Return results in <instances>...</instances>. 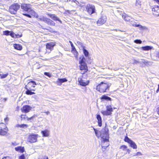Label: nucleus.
Masks as SVG:
<instances>
[{
    "label": "nucleus",
    "instance_id": "1",
    "mask_svg": "<svg viewBox=\"0 0 159 159\" xmlns=\"http://www.w3.org/2000/svg\"><path fill=\"white\" fill-rule=\"evenodd\" d=\"M93 129L94 131V132L96 136L98 138L101 137L104 141H108L107 138L108 137V129L106 127L102 129L101 131L99 132L97 129H95L93 127Z\"/></svg>",
    "mask_w": 159,
    "mask_h": 159
},
{
    "label": "nucleus",
    "instance_id": "2",
    "mask_svg": "<svg viewBox=\"0 0 159 159\" xmlns=\"http://www.w3.org/2000/svg\"><path fill=\"white\" fill-rule=\"evenodd\" d=\"M111 84L102 82L96 87V89L101 93L107 92L109 90Z\"/></svg>",
    "mask_w": 159,
    "mask_h": 159
},
{
    "label": "nucleus",
    "instance_id": "3",
    "mask_svg": "<svg viewBox=\"0 0 159 159\" xmlns=\"http://www.w3.org/2000/svg\"><path fill=\"white\" fill-rule=\"evenodd\" d=\"M80 59H81L79 61V63L80 64V69L81 70H84L83 72H81V74H83L88 71L87 66L86 63L85 62V60L84 57H83L82 59H81V57H80Z\"/></svg>",
    "mask_w": 159,
    "mask_h": 159
},
{
    "label": "nucleus",
    "instance_id": "4",
    "mask_svg": "<svg viewBox=\"0 0 159 159\" xmlns=\"http://www.w3.org/2000/svg\"><path fill=\"white\" fill-rule=\"evenodd\" d=\"M20 5L17 3H15L10 6L9 10L12 14H16L17 11L20 8Z\"/></svg>",
    "mask_w": 159,
    "mask_h": 159
},
{
    "label": "nucleus",
    "instance_id": "5",
    "mask_svg": "<svg viewBox=\"0 0 159 159\" xmlns=\"http://www.w3.org/2000/svg\"><path fill=\"white\" fill-rule=\"evenodd\" d=\"M8 131V129L5 124L0 123V135H6Z\"/></svg>",
    "mask_w": 159,
    "mask_h": 159
},
{
    "label": "nucleus",
    "instance_id": "6",
    "mask_svg": "<svg viewBox=\"0 0 159 159\" xmlns=\"http://www.w3.org/2000/svg\"><path fill=\"white\" fill-rule=\"evenodd\" d=\"M106 111H102L101 112L104 116H109L111 115L113 111L112 108L110 105L107 106L106 107Z\"/></svg>",
    "mask_w": 159,
    "mask_h": 159
},
{
    "label": "nucleus",
    "instance_id": "7",
    "mask_svg": "<svg viewBox=\"0 0 159 159\" xmlns=\"http://www.w3.org/2000/svg\"><path fill=\"white\" fill-rule=\"evenodd\" d=\"M23 14L28 17L31 18V16L34 17H37V14L35 13V11L30 8V10H29L28 11L25 13H23Z\"/></svg>",
    "mask_w": 159,
    "mask_h": 159
},
{
    "label": "nucleus",
    "instance_id": "8",
    "mask_svg": "<svg viewBox=\"0 0 159 159\" xmlns=\"http://www.w3.org/2000/svg\"><path fill=\"white\" fill-rule=\"evenodd\" d=\"M86 10L88 13L90 15L95 12V6L90 4H88L87 5Z\"/></svg>",
    "mask_w": 159,
    "mask_h": 159
},
{
    "label": "nucleus",
    "instance_id": "9",
    "mask_svg": "<svg viewBox=\"0 0 159 159\" xmlns=\"http://www.w3.org/2000/svg\"><path fill=\"white\" fill-rule=\"evenodd\" d=\"M124 140L125 142H128L130 146L134 149H136L137 148V145L132 140L129 138L127 136L125 137Z\"/></svg>",
    "mask_w": 159,
    "mask_h": 159
},
{
    "label": "nucleus",
    "instance_id": "10",
    "mask_svg": "<svg viewBox=\"0 0 159 159\" xmlns=\"http://www.w3.org/2000/svg\"><path fill=\"white\" fill-rule=\"evenodd\" d=\"M38 136V134H35L30 135L28 137L29 142L32 143L36 142L37 141Z\"/></svg>",
    "mask_w": 159,
    "mask_h": 159
},
{
    "label": "nucleus",
    "instance_id": "11",
    "mask_svg": "<svg viewBox=\"0 0 159 159\" xmlns=\"http://www.w3.org/2000/svg\"><path fill=\"white\" fill-rule=\"evenodd\" d=\"M106 17L105 16H102L99 19L97 22L98 25H100L104 24L106 21Z\"/></svg>",
    "mask_w": 159,
    "mask_h": 159
},
{
    "label": "nucleus",
    "instance_id": "12",
    "mask_svg": "<svg viewBox=\"0 0 159 159\" xmlns=\"http://www.w3.org/2000/svg\"><path fill=\"white\" fill-rule=\"evenodd\" d=\"M152 9V13L154 15L157 16H159V6L155 5Z\"/></svg>",
    "mask_w": 159,
    "mask_h": 159
},
{
    "label": "nucleus",
    "instance_id": "13",
    "mask_svg": "<svg viewBox=\"0 0 159 159\" xmlns=\"http://www.w3.org/2000/svg\"><path fill=\"white\" fill-rule=\"evenodd\" d=\"M78 81L80 84L83 86L88 85L89 83V81L84 80L81 78H78Z\"/></svg>",
    "mask_w": 159,
    "mask_h": 159
},
{
    "label": "nucleus",
    "instance_id": "14",
    "mask_svg": "<svg viewBox=\"0 0 159 159\" xmlns=\"http://www.w3.org/2000/svg\"><path fill=\"white\" fill-rule=\"evenodd\" d=\"M21 7L22 9L27 12L29 10H30L31 5L30 4L23 3L21 4Z\"/></svg>",
    "mask_w": 159,
    "mask_h": 159
},
{
    "label": "nucleus",
    "instance_id": "15",
    "mask_svg": "<svg viewBox=\"0 0 159 159\" xmlns=\"http://www.w3.org/2000/svg\"><path fill=\"white\" fill-rule=\"evenodd\" d=\"M36 85L35 82L32 81L28 83V84L26 86V87L28 88V89L32 90H34V89H32V88L35 87V85Z\"/></svg>",
    "mask_w": 159,
    "mask_h": 159
},
{
    "label": "nucleus",
    "instance_id": "16",
    "mask_svg": "<svg viewBox=\"0 0 159 159\" xmlns=\"http://www.w3.org/2000/svg\"><path fill=\"white\" fill-rule=\"evenodd\" d=\"M47 14L54 20L58 21L61 23V24L62 23V21L55 14H51L48 13Z\"/></svg>",
    "mask_w": 159,
    "mask_h": 159
},
{
    "label": "nucleus",
    "instance_id": "17",
    "mask_svg": "<svg viewBox=\"0 0 159 159\" xmlns=\"http://www.w3.org/2000/svg\"><path fill=\"white\" fill-rule=\"evenodd\" d=\"M31 108L30 106L26 105L23 106L21 110L22 112L27 113L29 112Z\"/></svg>",
    "mask_w": 159,
    "mask_h": 159
},
{
    "label": "nucleus",
    "instance_id": "18",
    "mask_svg": "<svg viewBox=\"0 0 159 159\" xmlns=\"http://www.w3.org/2000/svg\"><path fill=\"white\" fill-rule=\"evenodd\" d=\"M36 116L34 115V116L30 118H28L26 115H22L21 116V120H30L33 119L34 118L36 117Z\"/></svg>",
    "mask_w": 159,
    "mask_h": 159
},
{
    "label": "nucleus",
    "instance_id": "19",
    "mask_svg": "<svg viewBox=\"0 0 159 159\" xmlns=\"http://www.w3.org/2000/svg\"><path fill=\"white\" fill-rule=\"evenodd\" d=\"M55 45L54 43L53 42H50L47 43L46 44V47L47 49H49L50 51L53 49Z\"/></svg>",
    "mask_w": 159,
    "mask_h": 159
},
{
    "label": "nucleus",
    "instance_id": "20",
    "mask_svg": "<svg viewBox=\"0 0 159 159\" xmlns=\"http://www.w3.org/2000/svg\"><path fill=\"white\" fill-rule=\"evenodd\" d=\"M3 35L8 36L10 35L12 38L14 37V33L12 31H9L8 30H6L3 32Z\"/></svg>",
    "mask_w": 159,
    "mask_h": 159
},
{
    "label": "nucleus",
    "instance_id": "21",
    "mask_svg": "<svg viewBox=\"0 0 159 159\" xmlns=\"http://www.w3.org/2000/svg\"><path fill=\"white\" fill-rule=\"evenodd\" d=\"M130 21V24L133 26H135L136 27H139V28L143 30L144 29L146 28V27H143L141 25L137 24L135 22L134 20H131Z\"/></svg>",
    "mask_w": 159,
    "mask_h": 159
},
{
    "label": "nucleus",
    "instance_id": "22",
    "mask_svg": "<svg viewBox=\"0 0 159 159\" xmlns=\"http://www.w3.org/2000/svg\"><path fill=\"white\" fill-rule=\"evenodd\" d=\"M67 81V80L66 78L62 79L58 78L56 81V83L57 85H61L62 83L66 82Z\"/></svg>",
    "mask_w": 159,
    "mask_h": 159
},
{
    "label": "nucleus",
    "instance_id": "23",
    "mask_svg": "<svg viewBox=\"0 0 159 159\" xmlns=\"http://www.w3.org/2000/svg\"><path fill=\"white\" fill-rule=\"evenodd\" d=\"M45 23L47 24L48 25L52 26H55L56 24L54 21L48 18Z\"/></svg>",
    "mask_w": 159,
    "mask_h": 159
},
{
    "label": "nucleus",
    "instance_id": "24",
    "mask_svg": "<svg viewBox=\"0 0 159 159\" xmlns=\"http://www.w3.org/2000/svg\"><path fill=\"white\" fill-rule=\"evenodd\" d=\"M96 118L98 120V126L101 127L102 125V118L100 115L98 114L97 115Z\"/></svg>",
    "mask_w": 159,
    "mask_h": 159
},
{
    "label": "nucleus",
    "instance_id": "25",
    "mask_svg": "<svg viewBox=\"0 0 159 159\" xmlns=\"http://www.w3.org/2000/svg\"><path fill=\"white\" fill-rule=\"evenodd\" d=\"M15 149L16 151L19 152L21 153L23 152L24 151V148L21 146H19L17 147H16L15 148Z\"/></svg>",
    "mask_w": 159,
    "mask_h": 159
},
{
    "label": "nucleus",
    "instance_id": "26",
    "mask_svg": "<svg viewBox=\"0 0 159 159\" xmlns=\"http://www.w3.org/2000/svg\"><path fill=\"white\" fill-rule=\"evenodd\" d=\"M108 139H109V137H108V138H107V139H108V141H106V142L104 141L103 140V139H102L103 142H102V148L107 147H108L109 146V143Z\"/></svg>",
    "mask_w": 159,
    "mask_h": 159
},
{
    "label": "nucleus",
    "instance_id": "27",
    "mask_svg": "<svg viewBox=\"0 0 159 159\" xmlns=\"http://www.w3.org/2000/svg\"><path fill=\"white\" fill-rule=\"evenodd\" d=\"M141 48L143 50L148 51L151 50L153 48V47L151 46H145L142 47Z\"/></svg>",
    "mask_w": 159,
    "mask_h": 159
},
{
    "label": "nucleus",
    "instance_id": "28",
    "mask_svg": "<svg viewBox=\"0 0 159 159\" xmlns=\"http://www.w3.org/2000/svg\"><path fill=\"white\" fill-rule=\"evenodd\" d=\"M41 133L43 137H48L49 135V131L47 130H45L44 131H42Z\"/></svg>",
    "mask_w": 159,
    "mask_h": 159
},
{
    "label": "nucleus",
    "instance_id": "29",
    "mask_svg": "<svg viewBox=\"0 0 159 159\" xmlns=\"http://www.w3.org/2000/svg\"><path fill=\"white\" fill-rule=\"evenodd\" d=\"M122 17L125 21L129 22H130L131 19L130 17L125 14L123 15Z\"/></svg>",
    "mask_w": 159,
    "mask_h": 159
},
{
    "label": "nucleus",
    "instance_id": "30",
    "mask_svg": "<svg viewBox=\"0 0 159 159\" xmlns=\"http://www.w3.org/2000/svg\"><path fill=\"white\" fill-rule=\"evenodd\" d=\"M14 47L15 49L19 50H20L22 49V46L19 44H14Z\"/></svg>",
    "mask_w": 159,
    "mask_h": 159
},
{
    "label": "nucleus",
    "instance_id": "31",
    "mask_svg": "<svg viewBox=\"0 0 159 159\" xmlns=\"http://www.w3.org/2000/svg\"><path fill=\"white\" fill-rule=\"evenodd\" d=\"M101 99L102 100H105L107 101H111V98L110 97L105 95H103L101 98Z\"/></svg>",
    "mask_w": 159,
    "mask_h": 159
},
{
    "label": "nucleus",
    "instance_id": "32",
    "mask_svg": "<svg viewBox=\"0 0 159 159\" xmlns=\"http://www.w3.org/2000/svg\"><path fill=\"white\" fill-rule=\"evenodd\" d=\"M141 2L140 0H136L135 5L138 8H140L141 6Z\"/></svg>",
    "mask_w": 159,
    "mask_h": 159
},
{
    "label": "nucleus",
    "instance_id": "33",
    "mask_svg": "<svg viewBox=\"0 0 159 159\" xmlns=\"http://www.w3.org/2000/svg\"><path fill=\"white\" fill-rule=\"evenodd\" d=\"M27 90L26 91V93L27 95H32L35 94V93L31 91L30 89H28V88L26 87Z\"/></svg>",
    "mask_w": 159,
    "mask_h": 159
},
{
    "label": "nucleus",
    "instance_id": "34",
    "mask_svg": "<svg viewBox=\"0 0 159 159\" xmlns=\"http://www.w3.org/2000/svg\"><path fill=\"white\" fill-rule=\"evenodd\" d=\"M83 50L85 56L86 57H89V52L88 51L84 48H83Z\"/></svg>",
    "mask_w": 159,
    "mask_h": 159
},
{
    "label": "nucleus",
    "instance_id": "35",
    "mask_svg": "<svg viewBox=\"0 0 159 159\" xmlns=\"http://www.w3.org/2000/svg\"><path fill=\"white\" fill-rule=\"evenodd\" d=\"M47 18L45 17H41L38 18V20L43 21L44 22H46V21L47 20Z\"/></svg>",
    "mask_w": 159,
    "mask_h": 159
},
{
    "label": "nucleus",
    "instance_id": "36",
    "mask_svg": "<svg viewBox=\"0 0 159 159\" xmlns=\"http://www.w3.org/2000/svg\"><path fill=\"white\" fill-rule=\"evenodd\" d=\"M8 75V73H7L6 74H0V76L1 79H3L5 78Z\"/></svg>",
    "mask_w": 159,
    "mask_h": 159
},
{
    "label": "nucleus",
    "instance_id": "37",
    "mask_svg": "<svg viewBox=\"0 0 159 159\" xmlns=\"http://www.w3.org/2000/svg\"><path fill=\"white\" fill-rule=\"evenodd\" d=\"M69 43L70 44V45H71V48H72V51H76V53H77V52L76 50V49H75V47L74 46V45H73V43H72V42L71 41H69Z\"/></svg>",
    "mask_w": 159,
    "mask_h": 159
},
{
    "label": "nucleus",
    "instance_id": "38",
    "mask_svg": "<svg viewBox=\"0 0 159 159\" xmlns=\"http://www.w3.org/2000/svg\"><path fill=\"white\" fill-rule=\"evenodd\" d=\"M38 159H48V158L46 156H39Z\"/></svg>",
    "mask_w": 159,
    "mask_h": 159
},
{
    "label": "nucleus",
    "instance_id": "39",
    "mask_svg": "<svg viewBox=\"0 0 159 159\" xmlns=\"http://www.w3.org/2000/svg\"><path fill=\"white\" fill-rule=\"evenodd\" d=\"M141 64L142 63H143L145 65H147L148 64V62L146 60L144 59L142 60V61H141Z\"/></svg>",
    "mask_w": 159,
    "mask_h": 159
},
{
    "label": "nucleus",
    "instance_id": "40",
    "mask_svg": "<svg viewBox=\"0 0 159 159\" xmlns=\"http://www.w3.org/2000/svg\"><path fill=\"white\" fill-rule=\"evenodd\" d=\"M14 35H14V37H12V38H19L20 37L22 36L21 34L20 35L19 34H16L14 33Z\"/></svg>",
    "mask_w": 159,
    "mask_h": 159
},
{
    "label": "nucleus",
    "instance_id": "41",
    "mask_svg": "<svg viewBox=\"0 0 159 159\" xmlns=\"http://www.w3.org/2000/svg\"><path fill=\"white\" fill-rule=\"evenodd\" d=\"M18 126L20 127H21V128H24L25 127H27L28 125L26 124H23L19 125Z\"/></svg>",
    "mask_w": 159,
    "mask_h": 159
},
{
    "label": "nucleus",
    "instance_id": "42",
    "mask_svg": "<svg viewBox=\"0 0 159 159\" xmlns=\"http://www.w3.org/2000/svg\"><path fill=\"white\" fill-rule=\"evenodd\" d=\"M134 42L137 44H141L142 41L139 39H136L134 41Z\"/></svg>",
    "mask_w": 159,
    "mask_h": 159
},
{
    "label": "nucleus",
    "instance_id": "43",
    "mask_svg": "<svg viewBox=\"0 0 159 159\" xmlns=\"http://www.w3.org/2000/svg\"><path fill=\"white\" fill-rule=\"evenodd\" d=\"M127 148L126 146L125 145H123L120 147V148L123 150H124L126 149Z\"/></svg>",
    "mask_w": 159,
    "mask_h": 159
},
{
    "label": "nucleus",
    "instance_id": "44",
    "mask_svg": "<svg viewBox=\"0 0 159 159\" xmlns=\"http://www.w3.org/2000/svg\"><path fill=\"white\" fill-rule=\"evenodd\" d=\"M44 75L46 76H48V77H51V75L48 72H45L44 73Z\"/></svg>",
    "mask_w": 159,
    "mask_h": 159
},
{
    "label": "nucleus",
    "instance_id": "45",
    "mask_svg": "<svg viewBox=\"0 0 159 159\" xmlns=\"http://www.w3.org/2000/svg\"><path fill=\"white\" fill-rule=\"evenodd\" d=\"M142 154L141 153V152H138L136 153H135V154H134L133 156H138L139 155H142Z\"/></svg>",
    "mask_w": 159,
    "mask_h": 159
},
{
    "label": "nucleus",
    "instance_id": "46",
    "mask_svg": "<svg viewBox=\"0 0 159 159\" xmlns=\"http://www.w3.org/2000/svg\"><path fill=\"white\" fill-rule=\"evenodd\" d=\"M139 63L140 64H141V62H140L139 61H138L136 60H134V62H133V64H137V63Z\"/></svg>",
    "mask_w": 159,
    "mask_h": 159
},
{
    "label": "nucleus",
    "instance_id": "47",
    "mask_svg": "<svg viewBox=\"0 0 159 159\" xmlns=\"http://www.w3.org/2000/svg\"><path fill=\"white\" fill-rule=\"evenodd\" d=\"M19 159H25V157L24 155H22L19 157Z\"/></svg>",
    "mask_w": 159,
    "mask_h": 159
},
{
    "label": "nucleus",
    "instance_id": "48",
    "mask_svg": "<svg viewBox=\"0 0 159 159\" xmlns=\"http://www.w3.org/2000/svg\"><path fill=\"white\" fill-rule=\"evenodd\" d=\"M69 1H71L72 2H75L77 4V3H79V2L78 1H76V0H69Z\"/></svg>",
    "mask_w": 159,
    "mask_h": 159
},
{
    "label": "nucleus",
    "instance_id": "49",
    "mask_svg": "<svg viewBox=\"0 0 159 159\" xmlns=\"http://www.w3.org/2000/svg\"><path fill=\"white\" fill-rule=\"evenodd\" d=\"M2 159H11V158L7 156L3 157Z\"/></svg>",
    "mask_w": 159,
    "mask_h": 159
},
{
    "label": "nucleus",
    "instance_id": "50",
    "mask_svg": "<svg viewBox=\"0 0 159 159\" xmlns=\"http://www.w3.org/2000/svg\"><path fill=\"white\" fill-rule=\"evenodd\" d=\"M8 120L9 119L7 117L4 119L5 122L6 123H7L8 122Z\"/></svg>",
    "mask_w": 159,
    "mask_h": 159
},
{
    "label": "nucleus",
    "instance_id": "51",
    "mask_svg": "<svg viewBox=\"0 0 159 159\" xmlns=\"http://www.w3.org/2000/svg\"><path fill=\"white\" fill-rule=\"evenodd\" d=\"M156 56L159 59V51L157 52L156 54Z\"/></svg>",
    "mask_w": 159,
    "mask_h": 159
},
{
    "label": "nucleus",
    "instance_id": "52",
    "mask_svg": "<svg viewBox=\"0 0 159 159\" xmlns=\"http://www.w3.org/2000/svg\"><path fill=\"white\" fill-rule=\"evenodd\" d=\"M49 29H50L51 30H49L48 29H47V30H50V32H55L53 29H52L51 28L49 27Z\"/></svg>",
    "mask_w": 159,
    "mask_h": 159
},
{
    "label": "nucleus",
    "instance_id": "53",
    "mask_svg": "<svg viewBox=\"0 0 159 159\" xmlns=\"http://www.w3.org/2000/svg\"><path fill=\"white\" fill-rule=\"evenodd\" d=\"M12 144L13 145V146H16V145H17L16 144V143H15H15H12Z\"/></svg>",
    "mask_w": 159,
    "mask_h": 159
},
{
    "label": "nucleus",
    "instance_id": "54",
    "mask_svg": "<svg viewBox=\"0 0 159 159\" xmlns=\"http://www.w3.org/2000/svg\"><path fill=\"white\" fill-rule=\"evenodd\" d=\"M159 92V84L158 85V89L156 91L157 93H158Z\"/></svg>",
    "mask_w": 159,
    "mask_h": 159
},
{
    "label": "nucleus",
    "instance_id": "55",
    "mask_svg": "<svg viewBox=\"0 0 159 159\" xmlns=\"http://www.w3.org/2000/svg\"><path fill=\"white\" fill-rule=\"evenodd\" d=\"M77 43L78 44H80V45H82V43H80V42H77Z\"/></svg>",
    "mask_w": 159,
    "mask_h": 159
},
{
    "label": "nucleus",
    "instance_id": "56",
    "mask_svg": "<svg viewBox=\"0 0 159 159\" xmlns=\"http://www.w3.org/2000/svg\"><path fill=\"white\" fill-rule=\"evenodd\" d=\"M154 0L155 1H156L157 3L159 4V0Z\"/></svg>",
    "mask_w": 159,
    "mask_h": 159
},
{
    "label": "nucleus",
    "instance_id": "57",
    "mask_svg": "<svg viewBox=\"0 0 159 159\" xmlns=\"http://www.w3.org/2000/svg\"><path fill=\"white\" fill-rule=\"evenodd\" d=\"M116 30V31H121V32H124V31L120 30H119V29H116V30Z\"/></svg>",
    "mask_w": 159,
    "mask_h": 159
},
{
    "label": "nucleus",
    "instance_id": "58",
    "mask_svg": "<svg viewBox=\"0 0 159 159\" xmlns=\"http://www.w3.org/2000/svg\"><path fill=\"white\" fill-rule=\"evenodd\" d=\"M45 113L47 115L49 114L50 113V112L48 111L46 112H45Z\"/></svg>",
    "mask_w": 159,
    "mask_h": 159
},
{
    "label": "nucleus",
    "instance_id": "59",
    "mask_svg": "<svg viewBox=\"0 0 159 159\" xmlns=\"http://www.w3.org/2000/svg\"><path fill=\"white\" fill-rule=\"evenodd\" d=\"M157 111L159 114V107L157 108Z\"/></svg>",
    "mask_w": 159,
    "mask_h": 159
},
{
    "label": "nucleus",
    "instance_id": "60",
    "mask_svg": "<svg viewBox=\"0 0 159 159\" xmlns=\"http://www.w3.org/2000/svg\"><path fill=\"white\" fill-rule=\"evenodd\" d=\"M154 60V61H157V59H154V58H152Z\"/></svg>",
    "mask_w": 159,
    "mask_h": 159
},
{
    "label": "nucleus",
    "instance_id": "61",
    "mask_svg": "<svg viewBox=\"0 0 159 159\" xmlns=\"http://www.w3.org/2000/svg\"><path fill=\"white\" fill-rule=\"evenodd\" d=\"M127 151L129 153L130 151L129 149H128L127 150Z\"/></svg>",
    "mask_w": 159,
    "mask_h": 159
},
{
    "label": "nucleus",
    "instance_id": "62",
    "mask_svg": "<svg viewBox=\"0 0 159 159\" xmlns=\"http://www.w3.org/2000/svg\"><path fill=\"white\" fill-rule=\"evenodd\" d=\"M4 99V100L5 101H6L7 100L6 98H5Z\"/></svg>",
    "mask_w": 159,
    "mask_h": 159
}]
</instances>
